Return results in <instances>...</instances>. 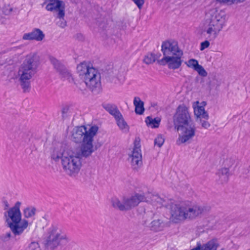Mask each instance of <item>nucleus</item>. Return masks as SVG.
I'll return each instance as SVG.
<instances>
[{
	"mask_svg": "<svg viewBox=\"0 0 250 250\" xmlns=\"http://www.w3.org/2000/svg\"><path fill=\"white\" fill-rule=\"evenodd\" d=\"M206 105L205 102L200 103L199 101H195L192 103V106L193 109L194 114L198 120V119H204L208 120V114L205 110V106Z\"/></svg>",
	"mask_w": 250,
	"mask_h": 250,
	"instance_id": "2eb2a0df",
	"label": "nucleus"
},
{
	"mask_svg": "<svg viewBox=\"0 0 250 250\" xmlns=\"http://www.w3.org/2000/svg\"><path fill=\"white\" fill-rule=\"evenodd\" d=\"M128 162L133 169H138L143 164L142 155L140 146L135 145L133 149L128 153Z\"/></svg>",
	"mask_w": 250,
	"mask_h": 250,
	"instance_id": "ddd939ff",
	"label": "nucleus"
},
{
	"mask_svg": "<svg viewBox=\"0 0 250 250\" xmlns=\"http://www.w3.org/2000/svg\"><path fill=\"white\" fill-rule=\"evenodd\" d=\"M36 213V208L33 207H28L23 210L24 218L27 220L28 218L33 217Z\"/></svg>",
	"mask_w": 250,
	"mask_h": 250,
	"instance_id": "393cba45",
	"label": "nucleus"
},
{
	"mask_svg": "<svg viewBox=\"0 0 250 250\" xmlns=\"http://www.w3.org/2000/svg\"><path fill=\"white\" fill-rule=\"evenodd\" d=\"M60 75L62 78L68 80L69 82L73 81L72 75L70 71H69L65 67L59 71Z\"/></svg>",
	"mask_w": 250,
	"mask_h": 250,
	"instance_id": "cd10ccee",
	"label": "nucleus"
},
{
	"mask_svg": "<svg viewBox=\"0 0 250 250\" xmlns=\"http://www.w3.org/2000/svg\"><path fill=\"white\" fill-rule=\"evenodd\" d=\"M173 122L176 127L179 125L190 124L191 118L188 108L185 105H180L176 109L173 117Z\"/></svg>",
	"mask_w": 250,
	"mask_h": 250,
	"instance_id": "9d476101",
	"label": "nucleus"
},
{
	"mask_svg": "<svg viewBox=\"0 0 250 250\" xmlns=\"http://www.w3.org/2000/svg\"><path fill=\"white\" fill-rule=\"evenodd\" d=\"M203 127L208 128L210 126V124L208 122V120L204 119H198Z\"/></svg>",
	"mask_w": 250,
	"mask_h": 250,
	"instance_id": "c9c22d12",
	"label": "nucleus"
},
{
	"mask_svg": "<svg viewBox=\"0 0 250 250\" xmlns=\"http://www.w3.org/2000/svg\"><path fill=\"white\" fill-rule=\"evenodd\" d=\"M133 104L135 106V112L138 114H142L145 110L144 102L139 97H136L134 98Z\"/></svg>",
	"mask_w": 250,
	"mask_h": 250,
	"instance_id": "4be33fe9",
	"label": "nucleus"
},
{
	"mask_svg": "<svg viewBox=\"0 0 250 250\" xmlns=\"http://www.w3.org/2000/svg\"><path fill=\"white\" fill-rule=\"evenodd\" d=\"M161 119L159 118H152L148 116L146 118L145 122L147 126L152 128H158L159 126Z\"/></svg>",
	"mask_w": 250,
	"mask_h": 250,
	"instance_id": "5701e85b",
	"label": "nucleus"
},
{
	"mask_svg": "<svg viewBox=\"0 0 250 250\" xmlns=\"http://www.w3.org/2000/svg\"><path fill=\"white\" fill-rule=\"evenodd\" d=\"M46 6L48 11L58 12V17L60 19L64 16V6L63 2L59 0H51Z\"/></svg>",
	"mask_w": 250,
	"mask_h": 250,
	"instance_id": "f3484780",
	"label": "nucleus"
},
{
	"mask_svg": "<svg viewBox=\"0 0 250 250\" xmlns=\"http://www.w3.org/2000/svg\"><path fill=\"white\" fill-rule=\"evenodd\" d=\"M70 146L62 145L55 147L51 153V158L56 162L61 160L63 171L69 176H76L82 167V160Z\"/></svg>",
	"mask_w": 250,
	"mask_h": 250,
	"instance_id": "f03ea898",
	"label": "nucleus"
},
{
	"mask_svg": "<svg viewBox=\"0 0 250 250\" xmlns=\"http://www.w3.org/2000/svg\"><path fill=\"white\" fill-rule=\"evenodd\" d=\"M234 159L231 157L224 158L221 160L222 167H227L229 170V168L234 165Z\"/></svg>",
	"mask_w": 250,
	"mask_h": 250,
	"instance_id": "bb28decb",
	"label": "nucleus"
},
{
	"mask_svg": "<svg viewBox=\"0 0 250 250\" xmlns=\"http://www.w3.org/2000/svg\"><path fill=\"white\" fill-rule=\"evenodd\" d=\"M21 204V202H17L13 207L8 209L4 213L7 226L15 237L21 235L30 225L27 220L22 218L20 210Z\"/></svg>",
	"mask_w": 250,
	"mask_h": 250,
	"instance_id": "423d86ee",
	"label": "nucleus"
},
{
	"mask_svg": "<svg viewBox=\"0 0 250 250\" xmlns=\"http://www.w3.org/2000/svg\"><path fill=\"white\" fill-rule=\"evenodd\" d=\"M165 226V224L161 218L154 219L150 224V229L154 231H161Z\"/></svg>",
	"mask_w": 250,
	"mask_h": 250,
	"instance_id": "aec40b11",
	"label": "nucleus"
},
{
	"mask_svg": "<svg viewBox=\"0 0 250 250\" xmlns=\"http://www.w3.org/2000/svg\"><path fill=\"white\" fill-rule=\"evenodd\" d=\"M5 206H6L7 207H9V205H8V203H7V202H6V203H5Z\"/></svg>",
	"mask_w": 250,
	"mask_h": 250,
	"instance_id": "79ce46f5",
	"label": "nucleus"
},
{
	"mask_svg": "<svg viewBox=\"0 0 250 250\" xmlns=\"http://www.w3.org/2000/svg\"><path fill=\"white\" fill-rule=\"evenodd\" d=\"M65 25V22H62V23H61V26L62 27H63V26H64Z\"/></svg>",
	"mask_w": 250,
	"mask_h": 250,
	"instance_id": "a19ab883",
	"label": "nucleus"
},
{
	"mask_svg": "<svg viewBox=\"0 0 250 250\" xmlns=\"http://www.w3.org/2000/svg\"><path fill=\"white\" fill-rule=\"evenodd\" d=\"M204 208L195 203L186 201L171 205L170 220L178 223L187 219L193 220L201 216Z\"/></svg>",
	"mask_w": 250,
	"mask_h": 250,
	"instance_id": "20e7f679",
	"label": "nucleus"
},
{
	"mask_svg": "<svg viewBox=\"0 0 250 250\" xmlns=\"http://www.w3.org/2000/svg\"><path fill=\"white\" fill-rule=\"evenodd\" d=\"M227 22L225 12L217 8L208 10L202 22L203 31L210 40H215L225 26Z\"/></svg>",
	"mask_w": 250,
	"mask_h": 250,
	"instance_id": "7ed1b4c3",
	"label": "nucleus"
},
{
	"mask_svg": "<svg viewBox=\"0 0 250 250\" xmlns=\"http://www.w3.org/2000/svg\"><path fill=\"white\" fill-rule=\"evenodd\" d=\"M115 119L118 127L123 132L126 133L129 131V125L124 120L122 114L118 116V117H116Z\"/></svg>",
	"mask_w": 250,
	"mask_h": 250,
	"instance_id": "412c9836",
	"label": "nucleus"
},
{
	"mask_svg": "<svg viewBox=\"0 0 250 250\" xmlns=\"http://www.w3.org/2000/svg\"><path fill=\"white\" fill-rule=\"evenodd\" d=\"M165 142V138L162 135H158L154 141L155 146H157L159 147H161Z\"/></svg>",
	"mask_w": 250,
	"mask_h": 250,
	"instance_id": "2f4dec72",
	"label": "nucleus"
},
{
	"mask_svg": "<svg viewBox=\"0 0 250 250\" xmlns=\"http://www.w3.org/2000/svg\"><path fill=\"white\" fill-rule=\"evenodd\" d=\"M70 241V237L61 227L52 225L47 230L43 244L47 250H54L59 246H65Z\"/></svg>",
	"mask_w": 250,
	"mask_h": 250,
	"instance_id": "0eeeda50",
	"label": "nucleus"
},
{
	"mask_svg": "<svg viewBox=\"0 0 250 250\" xmlns=\"http://www.w3.org/2000/svg\"><path fill=\"white\" fill-rule=\"evenodd\" d=\"M141 196L134 192L128 196H113L110 199L113 208L122 211L130 210L139 205Z\"/></svg>",
	"mask_w": 250,
	"mask_h": 250,
	"instance_id": "1a4fd4ad",
	"label": "nucleus"
},
{
	"mask_svg": "<svg viewBox=\"0 0 250 250\" xmlns=\"http://www.w3.org/2000/svg\"><path fill=\"white\" fill-rule=\"evenodd\" d=\"M28 248L30 250H41L39 244L35 241L31 242Z\"/></svg>",
	"mask_w": 250,
	"mask_h": 250,
	"instance_id": "473e14b6",
	"label": "nucleus"
},
{
	"mask_svg": "<svg viewBox=\"0 0 250 250\" xmlns=\"http://www.w3.org/2000/svg\"><path fill=\"white\" fill-rule=\"evenodd\" d=\"M210 43L208 41H205L201 43L200 49L201 51H203L206 48L209 47Z\"/></svg>",
	"mask_w": 250,
	"mask_h": 250,
	"instance_id": "e433bc0d",
	"label": "nucleus"
},
{
	"mask_svg": "<svg viewBox=\"0 0 250 250\" xmlns=\"http://www.w3.org/2000/svg\"><path fill=\"white\" fill-rule=\"evenodd\" d=\"M50 61L53 65L54 68L59 72L62 69L64 66L57 59L53 57H50Z\"/></svg>",
	"mask_w": 250,
	"mask_h": 250,
	"instance_id": "c85d7f7f",
	"label": "nucleus"
},
{
	"mask_svg": "<svg viewBox=\"0 0 250 250\" xmlns=\"http://www.w3.org/2000/svg\"><path fill=\"white\" fill-rule=\"evenodd\" d=\"M216 2L224 4L231 5L243 2L246 0H215Z\"/></svg>",
	"mask_w": 250,
	"mask_h": 250,
	"instance_id": "c756f323",
	"label": "nucleus"
},
{
	"mask_svg": "<svg viewBox=\"0 0 250 250\" xmlns=\"http://www.w3.org/2000/svg\"><path fill=\"white\" fill-rule=\"evenodd\" d=\"M217 180L221 184L228 182L230 176L229 170L227 167H221L219 169L216 173Z\"/></svg>",
	"mask_w": 250,
	"mask_h": 250,
	"instance_id": "6ab92c4d",
	"label": "nucleus"
},
{
	"mask_svg": "<svg viewBox=\"0 0 250 250\" xmlns=\"http://www.w3.org/2000/svg\"><path fill=\"white\" fill-rule=\"evenodd\" d=\"M155 60L156 57L154 55L149 54L145 56L144 59V62L147 64H149L154 62Z\"/></svg>",
	"mask_w": 250,
	"mask_h": 250,
	"instance_id": "7c9ffc66",
	"label": "nucleus"
},
{
	"mask_svg": "<svg viewBox=\"0 0 250 250\" xmlns=\"http://www.w3.org/2000/svg\"><path fill=\"white\" fill-rule=\"evenodd\" d=\"M77 71L80 79L92 90L100 86V74L89 63L85 62L81 63L77 66Z\"/></svg>",
	"mask_w": 250,
	"mask_h": 250,
	"instance_id": "6e6552de",
	"label": "nucleus"
},
{
	"mask_svg": "<svg viewBox=\"0 0 250 250\" xmlns=\"http://www.w3.org/2000/svg\"><path fill=\"white\" fill-rule=\"evenodd\" d=\"M161 50L164 57L172 55H182V51L180 49L178 42L174 41H167L162 43Z\"/></svg>",
	"mask_w": 250,
	"mask_h": 250,
	"instance_id": "4468645a",
	"label": "nucleus"
},
{
	"mask_svg": "<svg viewBox=\"0 0 250 250\" xmlns=\"http://www.w3.org/2000/svg\"><path fill=\"white\" fill-rule=\"evenodd\" d=\"M137 195L141 196L139 204L143 202H146L151 205L154 208H158L162 207L165 200L158 194H154L149 192L144 193L137 192Z\"/></svg>",
	"mask_w": 250,
	"mask_h": 250,
	"instance_id": "f8f14e48",
	"label": "nucleus"
},
{
	"mask_svg": "<svg viewBox=\"0 0 250 250\" xmlns=\"http://www.w3.org/2000/svg\"><path fill=\"white\" fill-rule=\"evenodd\" d=\"M177 129L179 131V137L176 141L178 145L188 142L195 135V128L192 124L179 125Z\"/></svg>",
	"mask_w": 250,
	"mask_h": 250,
	"instance_id": "9b49d317",
	"label": "nucleus"
},
{
	"mask_svg": "<svg viewBox=\"0 0 250 250\" xmlns=\"http://www.w3.org/2000/svg\"><path fill=\"white\" fill-rule=\"evenodd\" d=\"M104 108L112 115L115 119L121 114L117 107L113 104H107L104 106Z\"/></svg>",
	"mask_w": 250,
	"mask_h": 250,
	"instance_id": "b1692460",
	"label": "nucleus"
},
{
	"mask_svg": "<svg viewBox=\"0 0 250 250\" xmlns=\"http://www.w3.org/2000/svg\"><path fill=\"white\" fill-rule=\"evenodd\" d=\"M139 8H141L144 3V0H132Z\"/></svg>",
	"mask_w": 250,
	"mask_h": 250,
	"instance_id": "58836bf2",
	"label": "nucleus"
},
{
	"mask_svg": "<svg viewBox=\"0 0 250 250\" xmlns=\"http://www.w3.org/2000/svg\"><path fill=\"white\" fill-rule=\"evenodd\" d=\"M98 127L93 126H81L73 128L71 132V140L82 144L80 147L70 146L80 158H87L91 156L94 152L93 145L94 137L96 135Z\"/></svg>",
	"mask_w": 250,
	"mask_h": 250,
	"instance_id": "f257e3e1",
	"label": "nucleus"
},
{
	"mask_svg": "<svg viewBox=\"0 0 250 250\" xmlns=\"http://www.w3.org/2000/svg\"><path fill=\"white\" fill-rule=\"evenodd\" d=\"M12 236L15 237L12 232L11 231V232H8L3 234L2 236H1V238L3 241H7L9 240L12 237ZM16 237H15V238Z\"/></svg>",
	"mask_w": 250,
	"mask_h": 250,
	"instance_id": "f704fd0d",
	"label": "nucleus"
},
{
	"mask_svg": "<svg viewBox=\"0 0 250 250\" xmlns=\"http://www.w3.org/2000/svg\"><path fill=\"white\" fill-rule=\"evenodd\" d=\"M181 55H172L168 57H163L159 61L161 64L164 65L167 64L169 68L172 69H178L182 64Z\"/></svg>",
	"mask_w": 250,
	"mask_h": 250,
	"instance_id": "dca6fc26",
	"label": "nucleus"
},
{
	"mask_svg": "<svg viewBox=\"0 0 250 250\" xmlns=\"http://www.w3.org/2000/svg\"><path fill=\"white\" fill-rule=\"evenodd\" d=\"M31 32L34 40L40 42L42 41L45 37V35L40 29L35 28Z\"/></svg>",
	"mask_w": 250,
	"mask_h": 250,
	"instance_id": "a878e982",
	"label": "nucleus"
},
{
	"mask_svg": "<svg viewBox=\"0 0 250 250\" xmlns=\"http://www.w3.org/2000/svg\"><path fill=\"white\" fill-rule=\"evenodd\" d=\"M185 63L189 68L197 72L198 74L203 77L207 76V72L204 67L199 64L197 60L194 59H190L185 62Z\"/></svg>",
	"mask_w": 250,
	"mask_h": 250,
	"instance_id": "a211bd4d",
	"label": "nucleus"
},
{
	"mask_svg": "<svg viewBox=\"0 0 250 250\" xmlns=\"http://www.w3.org/2000/svg\"><path fill=\"white\" fill-rule=\"evenodd\" d=\"M39 64V56L33 53L27 55L20 65L18 76L20 85L24 92L29 90L31 81L37 73Z\"/></svg>",
	"mask_w": 250,
	"mask_h": 250,
	"instance_id": "39448f33",
	"label": "nucleus"
},
{
	"mask_svg": "<svg viewBox=\"0 0 250 250\" xmlns=\"http://www.w3.org/2000/svg\"><path fill=\"white\" fill-rule=\"evenodd\" d=\"M113 72L114 76L118 78H119L120 74H119V72L116 69L114 70Z\"/></svg>",
	"mask_w": 250,
	"mask_h": 250,
	"instance_id": "ea45409f",
	"label": "nucleus"
},
{
	"mask_svg": "<svg viewBox=\"0 0 250 250\" xmlns=\"http://www.w3.org/2000/svg\"><path fill=\"white\" fill-rule=\"evenodd\" d=\"M22 39L23 40H34L32 32L24 34Z\"/></svg>",
	"mask_w": 250,
	"mask_h": 250,
	"instance_id": "4c0bfd02",
	"label": "nucleus"
},
{
	"mask_svg": "<svg viewBox=\"0 0 250 250\" xmlns=\"http://www.w3.org/2000/svg\"><path fill=\"white\" fill-rule=\"evenodd\" d=\"M13 8L10 5H5L3 7L2 11L5 15H9L12 12Z\"/></svg>",
	"mask_w": 250,
	"mask_h": 250,
	"instance_id": "72a5a7b5",
	"label": "nucleus"
}]
</instances>
